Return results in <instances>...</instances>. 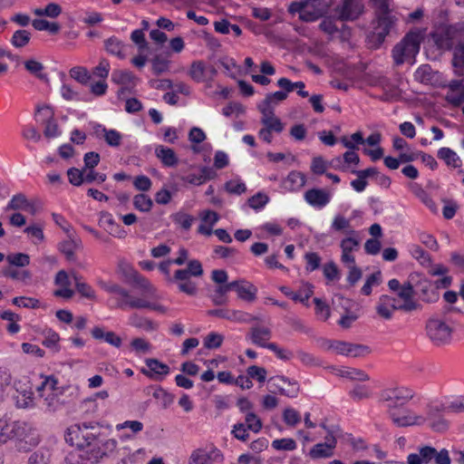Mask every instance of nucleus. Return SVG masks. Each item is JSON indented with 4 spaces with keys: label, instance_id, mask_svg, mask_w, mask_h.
<instances>
[{
    "label": "nucleus",
    "instance_id": "obj_1",
    "mask_svg": "<svg viewBox=\"0 0 464 464\" xmlns=\"http://www.w3.org/2000/svg\"><path fill=\"white\" fill-rule=\"evenodd\" d=\"M334 11L341 20H354L363 11L362 0H305L293 2L288 7L291 14H299L301 20L314 22L324 14Z\"/></svg>",
    "mask_w": 464,
    "mask_h": 464
},
{
    "label": "nucleus",
    "instance_id": "obj_2",
    "mask_svg": "<svg viewBox=\"0 0 464 464\" xmlns=\"http://www.w3.org/2000/svg\"><path fill=\"white\" fill-rule=\"evenodd\" d=\"M135 287L139 290L138 295H130L126 289L112 284L104 285V289L120 297L119 306L138 310H150L159 314H167L169 308L162 304L158 289L147 278L133 273Z\"/></svg>",
    "mask_w": 464,
    "mask_h": 464
},
{
    "label": "nucleus",
    "instance_id": "obj_3",
    "mask_svg": "<svg viewBox=\"0 0 464 464\" xmlns=\"http://www.w3.org/2000/svg\"><path fill=\"white\" fill-rule=\"evenodd\" d=\"M423 37L421 31H411L395 45L392 50V57L395 63L401 64L405 62L414 63L415 56L419 53L420 41Z\"/></svg>",
    "mask_w": 464,
    "mask_h": 464
},
{
    "label": "nucleus",
    "instance_id": "obj_4",
    "mask_svg": "<svg viewBox=\"0 0 464 464\" xmlns=\"http://www.w3.org/2000/svg\"><path fill=\"white\" fill-rule=\"evenodd\" d=\"M203 275V268L199 261L191 260L185 269H179L174 273V281L178 289L188 295L194 296L198 294V285L193 277H200Z\"/></svg>",
    "mask_w": 464,
    "mask_h": 464
},
{
    "label": "nucleus",
    "instance_id": "obj_5",
    "mask_svg": "<svg viewBox=\"0 0 464 464\" xmlns=\"http://www.w3.org/2000/svg\"><path fill=\"white\" fill-rule=\"evenodd\" d=\"M425 332L434 346L442 347L450 343L454 329L449 321L434 316L427 320Z\"/></svg>",
    "mask_w": 464,
    "mask_h": 464
},
{
    "label": "nucleus",
    "instance_id": "obj_6",
    "mask_svg": "<svg viewBox=\"0 0 464 464\" xmlns=\"http://www.w3.org/2000/svg\"><path fill=\"white\" fill-rule=\"evenodd\" d=\"M392 423L399 428L420 427L426 424L427 416L407 405L399 406L387 411Z\"/></svg>",
    "mask_w": 464,
    "mask_h": 464
},
{
    "label": "nucleus",
    "instance_id": "obj_7",
    "mask_svg": "<svg viewBox=\"0 0 464 464\" xmlns=\"http://www.w3.org/2000/svg\"><path fill=\"white\" fill-rule=\"evenodd\" d=\"M431 38L439 50H450L456 42L464 38V25L440 26L431 34Z\"/></svg>",
    "mask_w": 464,
    "mask_h": 464
},
{
    "label": "nucleus",
    "instance_id": "obj_8",
    "mask_svg": "<svg viewBox=\"0 0 464 464\" xmlns=\"http://www.w3.org/2000/svg\"><path fill=\"white\" fill-rule=\"evenodd\" d=\"M40 438L35 428L26 422L16 421L13 441L19 451H28L39 443Z\"/></svg>",
    "mask_w": 464,
    "mask_h": 464
},
{
    "label": "nucleus",
    "instance_id": "obj_9",
    "mask_svg": "<svg viewBox=\"0 0 464 464\" xmlns=\"http://www.w3.org/2000/svg\"><path fill=\"white\" fill-rule=\"evenodd\" d=\"M416 396L413 388L401 385L387 389L382 393V399L386 403L387 411L399 406L406 405Z\"/></svg>",
    "mask_w": 464,
    "mask_h": 464
},
{
    "label": "nucleus",
    "instance_id": "obj_10",
    "mask_svg": "<svg viewBox=\"0 0 464 464\" xmlns=\"http://www.w3.org/2000/svg\"><path fill=\"white\" fill-rule=\"evenodd\" d=\"M378 18L377 34L381 40L388 34L394 19L390 15L392 0H371Z\"/></svg>",
    "mask_w": 464,
    "mask_h": 464
},
{
    "label": "nucleus",
    "instance_id": "obj_11",
    "mask_svg": "<svg viewBox=\"0 0 464 464\" xmlns=\"http://www.w3.org/2000/svg\"><path fill=\"white\" fill-rule=\"evenodd\" d=\"M56 384L57 382L54 378L45 377L41 386L37 388L39 396L44 401L49 411H57L61 405Z\"/></svg>",
    "mask_w": 464,
    "mask_h": 464
},
{
    "label": "nucleus",
    "instance_id": "obj_12",
    "mask_svg": "<svg viewBox=\"0 0 464 464\" xmlns=\"http://www.w3.org/2000/svg\"><path fill=\"white\" fill-rule=\"evenodd\" d=\"M415 277L417 275H411L409 281L401 285V288L396 293V303L400 310L413 311L417 308L418 304L414 300V285Z\"/></svg>",
    "mask_w": 464,
    "mask_h": 464
},
{
    "label": "nucleus",
    "instance_id": "obj_13",
    "mask_svg": "<svg viewBox=\"0 0 464 464\" xmlns=\"http://www.w3.org/2000/svg\"><path fill=\"white\" fill-rule=\"evenodd\" d=\"M340 304L343 309L341 317L338 320V324L343 329H349L354 322H356L361 315L360 305L350 299H345L339 296Z\"/></svg>",
    "mask_w": 464,
    "mask_h": 464
},
{
    "label": "nucleus",
    "instance_id": "obj_14",
    "mask_svg": "<svg viewBox=\"0 0 464 464\" xmlns=\"http://www.w3.org/2000/svg\"><path fill=\"white\" fill-rule=\"evenodd\" d=\"M217 74V70L211 64L202 61H195L191 63L188 75L196 82H203L206 87H210L211 82Z\"/></svg>",
    "mask_w": 464,
    "mask_h": 464
},
{
    "label": "nucleus",
    "instance_id": "obj_15",
    "mask_svg": "<svg viewBox=\"0 0 464 464\" xmlns=\"http://www.w3.org/2000/svg\"><path fill=\"white\" fill-rule=\"evenodd\" d=\"M322 427L328 431V434L325 437L324 442L315 444L309 450V456L314 459L333 457L337 444V440L334 433L327 430L325 425H322Z\"/></svg>",
    "mask_w": 464,
    "mask_h": 464
},
{
    "label": "nucleus",
    "instance_id": "obj_16",
    "mask_svg": "<svg viewBox=\"0 0 464 464\" xmlns=\"http://www.w3.org/2000/svg\"><path fill=\"white\" fill-rule=\"evenodd\" d=\"M87 430H94L93 424L91 422H82L70 426L65 432L66 442L80 450H84L86 443L83 431H87Z\"/></svg>",
    "mask_w": 464,
    "mask_h": 464
},
{
    "label": "nucleus",
    "instance_id": "obj_17",
    "mask_svg": "<svg viewBox=\"0 0 464 464\" xmlns=\"http://www.w3.org/2000/svg\"><path fill=\"white\" fill-rule=\"evenodd\" d=\"M396 310H400L396 298L388 295H382L375 305L376 317L382 321L392 320Z\"/></svg>",
    "mask_w": 464,
    "mask_h": 464
},
{
    "label": "nucleus",
    "instance_id": "obj_18",
    "mask_svg": "<svg viewBox=\"0 0 464 464\" xmlns=\"http://www.w3.org/2000/svg\"><path fill=\"white\" fill-rule=\"evenodd\" d=\"M360 245L359 234L351 231V234L343 238L340 242L342 249L341 260L343 263H354L355 258L353 252L357 250Z\"/></svg>",
    "mask_w": 464,
    "mask_h": 464
},
{
    "label": "nucleus",
    "instance_id": "obj_19",
    "mask_svg": "<svg viewBox=\"0 0 464 464\" xmlns=\"http://www.w3.org/2000/svg\"><path fill=\"white\" fill-rule=\"evenodd\" d=\"M118 442L115 439H106L101 440L97 439L96 445L90 450V455L87 459L92 461H97L105 456L112 454L117 449Z\"/></svg>",
    "mask_w": 464,
    "mask_h": 464
},
{
    "label": "nucleus",
    "instance_id": "obj_20",
    "mask_svg": "<svg viewBox=\"0 0 464 464\" xmlns=\"http://www.w3.org/2000/svg\"><path fill=\"white\" fill-rule=\"evenodd\" d=\"M147 368H141L140 372L152 380H163L169 373V367L162 362L148 358L145 360Z\"/></svg>",
    "mask_w": 464,
    "mask_h": 464
},
{
    "label": "nucleus",
    "instance_id": "obj_21",
    "mask_svg": "<svg viewBox=\"0 0 464 464\" xmlns=\"http://www.w3.org/2000/svg\"><path fill=\"white\" fill-rule=\"evenodd\" d=\"M329 370L334 375L350 381L364 382L370 380L369 375L365 372L356 368L347 366H331L329 367Z\"/></svg>",
    "mask_w": 464,
    "mask_h": 464
},
{
    "label": "nucleus",
    "instance_id": "obj_22",
    "mask_svg": "<svg viewBox=\"0 0 464 464\" xmlns=\"http://www.w3.org/2000/svg\"><path fill=\"white\" fill-rule=\"evenodd\" d=\"M54 285L57 287L53 292V295L56 297H62L68 300L73 296L74 291L71 288L69 276L64 270L57 272L54 277Z\"/></svg>",
    "mask_w": 464,
    "mask_h": 464
},
{
    "label": "nucleus",
    "instance_id": "obj_23",
    "mask_svg": "<svg viewBox=\"0 0 464 464\" xmlns=\"http://www.w3.org/2000/svg\"><path fill=\"white\" fill-rule=\"evenodd\" d=\"M250 341L259 347L268 348L271 343L268 341L272 337V331L269 327L264 325H256L250 329L248 333Z\"/></svg>",
    "mask_w": 464,
    "mask_h": 464
},
{
    "label": "nucleus",
    "instance_id": "obj_24",
    "mask_svg": "<svg viewBox=\"0 0 464 464\" xmlns=\"http://www.w3.org/2000/svg\"><path fill=\"white\" fill-rule=\"evenodd\" d=\"M91 334L95 340L104 341L114 348L120 349L122 346L121 337L113 331H107L102 326H94Z\"/></svg>",
    "mask_w": 464,
    "mask_h": 464
},
{
    "label": "nucleus",
    "instance_id": "obj_25",
    "mask_svg": "<svg viewBox=\"0 0 464 464\" xmlns=\"http://www.w3.org/2000/svg\"><path fill=\"white\" fill-rule=\"evenodd\" d=\"M233 290H236L237 296L246 302H254L256 298V287L245 280H237L231 282Z\"/></svg>",
    "mask_w": 464,
    "mask_h": 464
},
{
    "label": "nucleus",
    "instance_id": "obj_26",
    "mask_svg": "<svg viewBox=\"0 0 464 464\" xmlns=\"http://www.w3.org/2000/svg\"><path fill=\"white\" fill-rule=\"evenodd\" d=\"M82 247V241L76 234H70L69 237L60 243L59 249L70 262H75V251Z\"/></svg>",
    "mask_w": 464,
    "mask_h": 464
},
{
    "label": "nucleus",
    "instance_id": "obj_27",
    "mask_svg": "<svg viewBox=\"0 0 464 464\" xmlns=\"http://www.w3.org/2000/svg\"><path fill=\"white\" fill-rule=\"evenodd\" d=\"M99 225L113 237L124 238L127 235L126 231L121 227V225L117 224L111 215L108 213L102 214L99 219Z\"/></svg>",
    "mask_w": 464,
    "mask_h": 464
},
{
    "label": "nucleus",
    "instance_id": "obj_28",
    "mask_svg": "<svg viewBox=\"0 0 464 464\" xmlns=\"http://www.w3.org/2000/svg\"><path fill=\"white\" fill-rule=\"evenodd\" d=\"M128 322L130 326L149 333L156 332L159 329L157 322L137 313L131 314L128 318Z\"/></svg>",
    "mask_w": 464,
    "mask_h": 464
},
{
    "label": "nucleus",
    "instance_id": "obj_29",
    "mask_svg": "<svg viewBox=\"0 0 464 464\" xmlns=\"http://www.w3.org/2000/svg\"><path fill=\"white\" fill-rule=\"evenodd\" d=\"M259 111L262 114L260 121L266 129L276 133H281L284 130V123L277 116L275 115L274 111L266 109L259 110Z\"/></svg>",
    "mask_w": 464,
    "mask_h": 464
},
{
    "label": "nucleus",
    "instance_id": "obj_30",
    "mask_svg": "<svg viewBox=\"0 0 464 464\" xmlns=\"http://www.w3.org/2000/svg\"><path fill=\"white\" fill-rule=\"evenodd\" d=\"M219 217L212 210H204L200 214V225L198 231L201 235L210 236L215 224L218 222Z\"/></svg>",
    "mask_w": 464,
    "mask_h": 464
},
{
    "label": "nucleus",
    "instance_id": "obj_31",
    "mask_svg": "<svg viewBox=\"0 0 464 464\" xmlns=\"http://www.w3.org/2000/svg\"><path fill=\"white\" fill-rule=\"evenodd\" d=\"M414 287L421 299L425 302H433L438 298V293L435 291L430 281L425 278H420Z\"/></svg>",
    "mask_w": 464,
    "mask_h": 464
},
{
    "label": "nucleus",
    "instance_id": "obj_32",
    "mask_svg": "<svg viewBox=\"0 0 464 464\" xmlns=\"http://www.w3.org/2000/svg\"><path fill=\"white\" fill-rule=\"evenodd\" d=\"M435 452V448L430 446H424L419 449L416 453H411L407 457L408 464H429L432 459Z\"/></svg>",
    "mask_w": 464,
    "mask_h": 464
},
{
    "label": "nucleus",
    "instance_id": "obj_33",
    "mask_svg": "<svg viewBox=\"0 0 464 464\" xmlns=\"http://www.w3.org/2000/svg\"><path fill=\"white\" fill-rule=\"evenodd\" d=\"M330 348L336 353L342 355H353L358 356L361 352L367 350L368 348L362 345L353 344L346 342L336 341L330 345Z\"/></svg>",
    "mask_w": 464,
    "mask_h": 464
},
{
    "label": "nucleus",
    "instance_id": "obj_34",
    "mask_svg": "<svg viewBox=\"0 0 464 464\" xmlns=\"http://www.w3.org/2000/svg\"><path fill=\"white\" fill-rule=\"evenodd\" d=\"M360 158L356 150H348L343 155V157H336L332 161L331 164L334 168L344 169L355 167L359 164Z\"/></svg>",
    "mask_w": 464,
    "mask_h": 464
},
{
    "label": "nucleus",
    "instance_id": "obj_35",
    "mask_svg": "<svg viewBox=\"0 0 464 464\" xmlns=\"http://www.w3.org/2000/svg\"><path fill=\"white\" fill-rule=\"evenodd\" d=\"M96 134L102 135L105 140V142L111 147H118L121 145L122 135L121 132L114 129H106L104 126L98 124L95 127Z\"/></svg>",
    "mask_w": 464,
    "mask_h": 464
},
{
    "label": "nucleus",
    "instance_id": "obj_36",
    "mask_svg": "<svg viewBox=\"0 0 464 464\" xmlns=\"http://www.w3.org/2000/svg\"><path fill=\"white\" fill-rule=\"evenodd\" d=\"M286 92L276 91L266 94V98L257 104L258 110L275 111V107L286 99Z\"/></svg>",
    "mask_w": 464,
    "mask_h": 464
},
{
    "label": "nucleus",
    "instance_id": "obj_37",
    "mask_svg": "<svg viewBox=\"0 0 464 464\" xmlns=\"http://www.w3.org/2000/svg\"><path fill=\"white\" fill-rule=\"evenodd\" d=\"M306 178L304 174L300 171H291L283 181V186L285 189L295 191L303 188L305 184Z\"/></svg>",
    "mask_w": 464,
    "mask_h": 464
},
{
    "label": "nucleus",
    "instance_id": "obj_38",
    "mask_svg": "<svg viewBox=\"0 0 464 464\" xmlns=\"http://www.w3.org/2000/svg\"><path fill=\"white\" fill-rule=\"evenodd\" d=\"M155 154L166 167H174L178 163V158L170 148L159 145L155 148Z\"/></svg>",
    "mask_w": 464,
    "mask_h": 464
},
{
    "label": "nucleus",
    "instance_id": "obj_39",
    "mask_svg": "<svg viewBox=\"0 0 464 464\" xmlns=\"http://www.w3.org/2000/svg\"><path fill=\"white\" fill-rule=\"evenodd\" d=\"M438 157L450 168L457 169L460 168L462 165L460 158L454 150L450 148H440L438 150Z\"/></svg>",
    "mask_w": 464,
    "mask_h": 464
},
{
    "label": "nucleus",
    "instance_id": "obj_40",
    "mask_svg": "<svg viewBox=\"0 0 464 464\" xmlns=\"http://www.w3.org/2000/svg\"><path fill=\"white\" fill-rule=\"evenodd\" d=\"M332 199V193L324 188L310 189L305 193L307 203H328Z\"/></svg>",
    "mask_w": 464,
    "mask_h": 464
},
{
    "label": "nucleus",
    "instance_id": "obj_41",
    "mask_svg": "<svg viewBox=\"0 0 464 464\" xmlns=\"http://www.w3.org/2000/svg\"><path fill=\"white\" fill-rule=\"evenodd\" d=\"M42 334L44 336L43 344L57 353L60 351V335L54 330L51 328H45L43 330Z\"/></svg>",
    "mask_w": 464,
    "mask_h": 464
},
{
    "label": "nucleus",
    "instance_id": "obj_42",
    "mask_svg": "<svg viewBox=\"0 0 464 464\" xmlns=\"http://www.w3.org/2000/svg\"><path fill=\"white\" fill-rule=\"evenodd\" d=\"M452 66L456 75H464V44H459L454 48Z\"/></svg>",
    "mask_w": 464,
    "mask_h": 464
},
{
    "label": "nucleus",
    "instance_id": "obj_43",
    "mask_svg": "<svg viewBox=\"0 0 464 464\" xmlns=\"http://www.w3.org/2000/svg\"><path fill=\"white\" fill-rule=\"evenodd\" d=\"M331 229L334 232L343 233L346 236L350 235L351 231H354L352 228L350 220L341 214H338L334 218Z\"/></svg>",
    "mask_w": 464,
    "mask_h": 464
},
{
    "label": "nucleus",
    "instance_id": "obj_44",
    "mask_svg": "<svg viewBox=\"0 0 464 464\" xmlns=\"http://www.w3.org/2000/svg\"><path fill=\"white\" fill-rule=\"evenodd\" d=\"M15 425L16 421L8 422L5 420H0V446L14 440Z\"/></svg>",
    "mask_w": 464,
    "mask_h": 464
},
{
    "label": "nucleus",
    "instance_id": "obj_45",
    "mask_svg": "<svg viewBox=\"0 0 464 464\" xmlns=\"http://www.w3.org/2000/svg\"><path fill=\"white\" fill-rule=\"evenodd\" d=\"M106 50L109 53L120 58L126 56V45L118 38L111 37L105 43Z\"/></svg>",
    "mask_w": 464,
    "mask_h": 464
},
{
    "label": "nucleus",
    "instance_id": "obj_46",
    "mask_svg": "<svg viewBox=\"0 0 464 464\" xmlns=\"http://www.w3.org/2000/svg\"><path fill=\"white\" fill-rule=\"evenodd\" d=\"M137 78L130 71H114L111 74V81L121 85H134Z\"/></svg>",
    "mask_w": 464,
    "mask_h": 464
},
{
    "label": "nucleus",
    "instance_id": "obj_47",
    "mask_svg": "<svg viewBox=\"0 0 464 464\" xmlns=\"http://www.w3.org/2000/svg\"><path fill=\"white\" fill-rule=\"evenodd\" d=\"M33 12L37 16L56 18L61 14L62 7L56 3H49L44 7L34 8Z\"/></svg>",
    "mask_w": 464,
    "mask_h": 464
},
{
    "label": "nucleus",
    "instance_id": "obj_48",
    "mask_svg": "<svg viewBox=\"0 0 464 464\" xmlns=\"http://www.w3.org/2000/svg\"><path fill=\"white\" fill-rule=\"evenodd\" d=\"M225 189L229 194L241 195L246 192V186L241 178L235 177L225 183Z\"/></svg>",
    "mask_w": 464,
    "mask_h": 464
},
{
    "label": "nucleus",
    "instance_id": "obj_49",
    "mask_svg": "<svg viewBox=\"0 0 464 464\" xmlns=\"http://www.w3.org/2000/svg\"><path fill=\"white\" fill-rule=\"evenodd\" d=\"M224 340L225 336L222 334L210 332L204 337L203 344L208 350H215L222 345Z\"/></svg>",
    "mask_w": 464,
    "mask_h": 464
},
{
    "label": "nucleus",
    "instance_id": "obj_50",
    "mask_svg": "<svg viewBox=\"0 0 464 464\" xmlns=\"http://www.w3.org/2000/svg\"><path fill=\"white\" fill-rule=\"evenodd\" d=\"M75 287L78 293L84 298L95 301L97 299L95 291L87 283L82 281L78 276H74Z\"/></svg>",
    "mask_w": 464,
    "mask_h": 464
},
{
    "label": "nucleus",
    "instance_id": "obj_51",
    "mask_svg": "<svg viewBox=\"0 0 464 464\" xmlns=\"http://www.w3.org/2000/svg\"><path fill=\"white\" fill-rule=\"evenodd\" d=\"M246 113V107L237 102L228 103L222 109V114L225 117H235L239 118Z\"/></svg>",
    "mask_w": 464,
    "mask_h": 464
},
{
    "label": "nucleus",
    "instance_id": "obj_52",
    "mask_svg": "<svg viewBox=\"0 0 464 464\" xmlns=\"http://www.w3.org/2000/svg\"><path fill=\"white\" fill-rule=\"evenodd\" d=\"M34 28L37 31H47L50 34H57L60 31V25L55 22H49L44 19H34L32 22Z\"/></svg>",
    "mask_w": 464,
    "mask_h": 464
},
{
    "label": "nucleus",
    "instance_id": "obj_53",
    "mask_svg": "<svg viewBox=\"0 0 464 464\" xmlns=\"http://www.w3.org/2000/svg\"><path fill=\"white\" fill-rule=\"evenodd\" d=\"M295 301L307 305L309 298L314 294V286L309 283H304L297 292H295Z\"/></svg>",
    "mask_w": 464,
    "mask_h": 464
},
{
    "label": "nucleus",
    "instance_id": "obj_54",
    "mask_svg": "<svg viewBox=\"0 0 464 464\" xmlns=\"http://www.w3.org/2000/svg\"><path fill=\"white\" fill-rule=\"evenodd\" d=\"M341 143L347 150H357L359 144L364 143V139L362 132L357 131L353 133L350 138L343 137L341 139Z\"/></svg>",
    "mask_w": 464,
    "mask_h": 464
},
{
    "label": "nucleus",
    "instance_id": "obj_55",
    "mask_svg": "<svg viewBox=\"0 0 464 464\" xmlns=\"http://www.w3.org/2000/svg\"><path fill=\"white\" fill-rule=\"evenodd\" d=\"M53 110L51 106L43 104L37 106L35 112V120L42 123H46L52 120H53Z\"/></svg>",
    "mask_w": 464,
    "mask_h": 464
},
{
    "label": "nucleus",
    "instance_id": "obj_56",
    "mask_svg": "<svg viewBox=\"0 0 464 464\" xmlns=\"http://www.w3.org/2000/svg\"><path fill=\"white\" fill-rule=\"evenodd\" d=\"M315 315L321 321H327L331 315L329 305L320 298H314Z\"/></svg>",
    "mask_w": 464,
    "mask_h": 464
},
{
    "label": "nucleus",
    "instance_id": "obj_57",
    "mask_svg": "<svg viewBox=\"0 0 464 464\" xmlns=\"http://www.w3.org/2000/svg\"><path fill=\"white\" fill-rule=\"evenodd\" d=\"M31 38V34L26 30H17L14 33L11 43L14 47L21 48L26 45Z\"/></svg>",
    "mask_w": 464,
    "mask_h": 464
},
{
    "label": "nucleus",
    "instance_id": "obj_58",
    "mask_svg": "<svg viewBox=\"0 0 464 464\" xmlns=\"http://www.w3.org/2000/svg\"><path fill=\"white\" fill-rule=\"evenodd\" d=\"M267 349L272 351L279 360L284 362H288L294 357V353L290 349L279 346L275 343H271V345H269Z\"/></svg>",
    "mask_w": 464,
    "mask_h": 464
},
{
    "label": "nucleus",
    "instance_id": "obj_59",
    "mask_svg": "<svg viewBox=\"0 0 464 464\" xmlns=\"http://www.w3.org/2000/svg\"><path fill=\"white\" fill-rule=\"evenodd\" d=\"M283 420L287 426L295 427L300 422L301 416L299 412L295 409L285 408L283 411Z\"/></svg>",
    "mask_w": 464,
    "mask_h": 464
},
{
    "label": "nucleus",
    "instance_id": "obj_60",
    "mask_svg": "<svg viewBox=\"0 0 464 464\" xmlns=\"http://www.w3.org/2000/svg\"><path fill=\"white\" fill-rule=\"evenodd\" d=\"M130 347L136 353H149L151 351V344L142 337H136L130 341Z\"/></svg>",
    "mask_w": 464,
    "mask_h": 464
},
{
    "label": "nucleus",
    "instance_id": "obj_61",
    "mask_svg": "<svg viewBox=\"0 0 464 464\" xmlns=\"http://www.w3.org/2000/svg\"><path fill=\"white\" fill-rule=\"evenodd\" d=\"M350 396L356 401L368 399L372 395V391L367 385H355L350 391Z\"/></svg>",
    "mask_w": 464,
    "mask_h": 464
},
{
    "label": "nucleus",
    "instance_id": "obj_62",
    "mask_svg": "<svg viewBox=\"0 0 464 464\" xmlns=\"http://www.w3.org/2000/svg\"><path fill=\"white\" fill-rule=\"evenodd\" d=\"M172 220L180 227L188 230L192 226L194 218L183 212H178L172 215Z\"/></svg>",
    "mask_w": 464,
    "mask_h": 464
},
{
    "label": "nucleus",
    "instance_id": "obj_63",
    "mask_svg": "<svg viewBox=\"0 0 464 464\" xmlns=\"http://www.w3.org/2000/svg\"><path fill=\"white\" fill-rule=\"evenodd\" d=\"M24 232L34 244H40L44 240L43 228L39 226L27 227Z\"/></svg>",
    "mask_w": 464,
    "mask_h": 464
},
{
    "label": "nucleus",
    "instance_id": "obj_64",
    "mask_svg": "<svg viewBox=\"0 0 464 464\" xmlns=\"http://www.w3.org/2000/svg\"><path fill=\"white\" fill-rule=\"evenodd\" d=\"M209 459V453L205 450L198 449L192 452L189 464H208Z\"/></svg>",
    "mask_w": 464,
    "mask_h": 464
}]
</instances>
